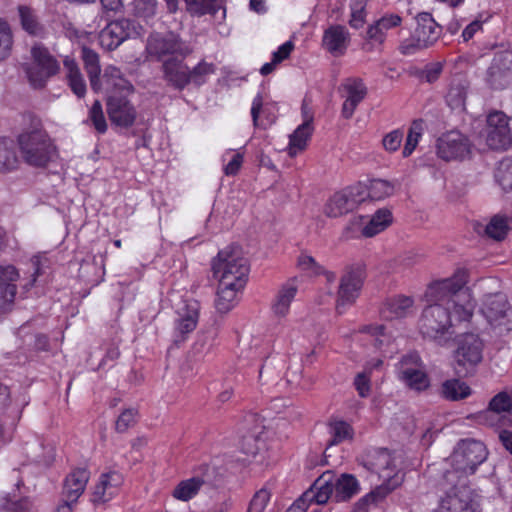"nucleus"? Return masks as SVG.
Instances as JSON below:
<instances>
[{
    "instance_id": "obj_1",
    "label": "nucleus",
    "mask_w": 512,
    "mask_h": 512,
    "mask_svg": "<svg viewBox=\"0 0 512 512\" xmlns=\"http://www.w3.org/2000/svg\"><path fill=\"white\" fill-rule=\"evenodd\" d=\"M468 271L458 269L452 277L436 281L425 292L427 306L423 309L419 329L422 335L438 339L452 326L450 303L454 318L459 322L469 321L476 307L472 292L466 287Z\"/></svg>"
},
{
    "instance_id": "obj_2",
    "label": "nucleus",
    "mask_w": 512,
    "mask_h": 512,
    "mask_svg": "<svg viewBox=\"0 0 512 512\" xmlns=\"http://www.w3.org/2000/svg\"><path fill=\"white\" fill-rule=\"evenodd\" d=\"M438 490L436 512H482L480 496L461 481V476L444 473Z\"/></svg>"
},
{
    "instance_id": "obj_3",
    "label": "nucleus",
    "mask_w": 512,
    "mask_h": 512,
    "mask_svg": "<svg viewBox=\"0 0 512 512\" xmlns=\"http://www.w3.org/2000/svg\"><path fill=\"white\" fill-rule=\"evenodd\" d=\"M211 269L218 283L245 287L250 264L241 247L229 245L212 259Z\"/></svg>"
},
{
    "instance_id": "obj_4",
    "label": "nucleus",
    "mask_w": 512,
    "mask_h": 512,
    "mask_svg": "<svg viewBox=\"0 0 512 512\" xmlns=\"http://www.w3.org/2000/svg\"><path fill=\"white\" fill-rule=\"evenodd\" d=\"M17 142L22 160L32 167H46L56 154V147L39 120L20 133Z\"/></svg>"
},
{
    "instance_id": "obj_5",
    "label": "nucleus",
    "mask_w": 512,
    "mask_h": 512,
    "mask_svg": "<svg viewBox=\"0 0 512 512\" xmlns=\"http://www.w3.org/2000/svg\"><path fill=\"white\" fill-rule=\"evenodd\" d=\"M485 445L476 440L461 441L450 457L451 470L445 473H455L461 476V481H466L468 475L473 474L477 467L487 458Z\"/></svg>"
},
{
    "instance_id": "obj_6",
    "label": "nucleus",
    "mask_w": 512,
    "mask_h": 512,
    "mask_svg": "<svg viewBox=\"0 0 512 512\" xmlns=\"http://www.w3.org/2000/svg\"><path fill=\"white\" fill-rule=\"evenodd\" d=\"M481 313L496 334L503 335L512 331V307L504 294L485 296Z\"/></svg>"
},
{
    "instance_id": "obj_7",
    "label": "nucleus",
    "mask_w": 512,
    "mask_h": 512,
    "mask_svg": "<svg viewBox=\"0 0 512 512\" xmlns=\"http://www.w3.org/2000/svg\"><path fill=\"white\" fill-rule=\"evenodd\" d=\"M417 26L412 36L404 40L399 49L402 54L411 55L416 51L433 45L441 35V26L433 19L431 14L423 12L416 16Z\"/></svg>"
},
{
    "instance_id": "obj_8",
    "label": "nucleus",
    "mask_w": 512,
    "mask_h": 512,
    "mask_svg": "<svg viewBox=\"0 0 512 512\" xmlns=\"http://www.w3.org/2000/svg\"><path fill=\"white\" fill-rule=\"evenodd\" d=\"M31 58L32 62L26 69L29 82L34 88H42L49 78L59 72V62L41 44H35L31 48Z\"/></svg>"
},
{
    "instance_id": "obj_9",
    "label": "nucleus",
    "mask_w": 512,
    "mask_h": 512,
    "mask_svg": "<svg viewBox=\"0 0 512 512\" xmlns=\"http://www.w3.org/2000/svg\"><path fill=\"white\" fill-rule=\"evenodd\" d=\"M397 373L399 380L416 392L425 391L430 386V379L425 371V366L416 352H410L401 358Z\"/></svg>"
},
{
    "instance_id": "obj_10",
    "label": "nucleus",
    "mask_w": 512,
    "mask_h": 512,
    "mask_svg": "<svg viewBox=\"0 0 512 512\" xmlns=\"http://www.w3.org/2000/svg\"><path fill=\"white\" fill-rule=\"evenodd\" d=\"M363 220L362 216L353 217L343 231L344 236L346 238L373 237L391 225L393 216L389 209L381 208L371 216L366 224L363 223Z\"/></svg>"
},
{
    "instance_id": "obj_11",
    "label": "nucleus",
    "mask_w": 512,
    "mask_h": 512,
    "mask_svg": "<svg viewBox=\"0 0 512 512\" xmlns=\"http://www.w3.org/2000/svg\"><path fill=\"white\" fill-rule=\"evenodd\" d=\"M142 27L133 20L122 18L112 21L103 28L99 34L100 45L111 51L119 47L129 38L141 34Z\"/></svg>"
},
{
    "instance_id": "obj_12",
    "label": "nucleus",
    "mask_w": 512,
    "mask_h": 512,
    "mask_svg": "<svg viewBox=\"0 0 512 512\" xmlns=\"http://www.w3.org/2000/svg\"><path fill=\"white\" fill-rule=\"evenodd\" d=\"M470 140L459 131H449L442 134L436 145V153L444 161H461L471 155Z\"/></svg>"
},
{
    "instance_id": "obj_13",
    "label": "nucleus",
    "mask_w": 512,
    "mask_h": 512,
    "mask_svg": "<svg viewBox=\"0 0 512 512\" xmlns=\"http://www.w3.org/2000/svg\"><path fill=\"white\" fill-rule=\"evenodd\" d=\"M483 341L477 334L465 333L458 339V347L455 351V360L461 370L458 373L469 372L483 359Z\"/></svg>"
},
{
    "instance_id": "obj_14",
    "label": "nucleus",
    "mask_w": 512,
    "mask_h": 512,
    "mask_svg": "<svg viewBox=\"0 0 512 512\" xmlns=\"http://www.w3.org/2000/svg\"><path fill=\"white\" fill-rule=\"evenodd\" d=\"M200 304L198 301L190 299L184 300L176 309L172 340L179 345L186 341L188 335L192 333L199 321Z\"/></svg>"
},
{
    "instance_id": "obj_15",
    "label": "nucleus",
    "mask_w": 512,
    "mask_h": 512,
    "mask_svg": "<svg viewBox=\"0 0 512 512\" xmlns=\"http://www.w3.org/2000/svg\"><path fill=\"white\" fill-rule=\"evenodd\" d=\"M363 201L364 188L359 183L330 197L324 206V214L330 218H337L353 211Z\"/></svg>"
},
{
    "instance_id": "obj_16",
    "label": "nucleus",
    "mask_w": 512,
    "mask_h": 512,
    "mask_svg": "<svg viewBox=\"0 0 512 512\" xmlns=\"http://www.w3.org/2000/svg\"><path fill=\"white\" fill-rule=\"evenodd\" d=\"M511 140L507 116L498 111L490 113L485 128V141L488 147L493 150L506 149Z\"/></svg>"
},
{
    "instance_id": "obj_17",
    "label": "nucleus",
    "mask_w": 512,
    "mask_h": 512,
    "mask_svg": "<svg viewBox=\"0 0 512 512\" xmlns=\"http://www.w3.org/2000/svg\"><path fill=\"white\" fill-rule=\"evenodd\" d=\"M486 81L495 89H503L512 83V51L495 54L487 70Z\"/></svg>"
},
{
    "instance_id": "obj_18",
    "label": "nucleus",
    "mask_w": 512,
    "mask_h": 512,
    "mask_svg": "<svg viewBox=\"0 0 512 512\" xmlns=\"http://www.w3.org/2000/svg\"><path fill=\"white\" fill-rule=\"evenodd\" d=\"M362 286L363 279L359 272L349 271L341 277L336 299L338 314H343L348 307L355 303Z\"/></svg>"
},
{
    "instance_id": "obj_19",
    "label": "nucleus",
    "mask_w": 512,
    "mask_h": 512,
    "mask_svg": "<svg viewBox=\"0 0 512 512\" xmlns=\"http://www.w3.org/2000/svg\"><path fill=\"white\" fill-rule=\"evenodd\" d=\"M127 95H110L106 104L112 124L123 128L131 127L137 117V111L127 99Z\"/></svg>"
},
{
    "instance_id": "obj_20",
    "label": "nucleus",
    "mask_w": 512,
    "mask_h": 512,
    "mask_svg": "<svg viewBox=\"0 0 512 512\" xmlns=\"http://www.w3.org/2000/svg\"><path fill=\"white\" fill-rule=\"evenodd\" d=\"M147 51L149 54L161 57L167 54H179L186 56L191 53L188 45L183 43L174 33L161 35L152 34L147 41Z\"/></svg>"
},
{
    "instance_id": "obj_21",
    "label": "nucleus",
    "mask_w": 512,
    "mask_h": 512,
    "mask_svg": "<svg viewBox=\"0 0 512 512\" xmlns=\"http://www.w3.org/2000/svg\"><path fill=\"white\" fill-rule=\"evenodd\" d=\"M341 91L344 98L341 114L345 119H349L366 97L367 87L360 78H348L342 83Z\"/></svg>"
},
{
    "instance_id": "obj_22",
    "label": "nucleus",
    "mask_w": 512,
    "mask_h": 512,
    "mask_svg": "<svg viewBox=\"0 0 512 512\" xmlns=\"http://www.w3.org/2000/svg\"><path fill=\"white\" fill-rule=\"evenodd\" d=\"M19 278L20 274L15 266L0 265V312L8 311L13 305Z\"/></svg>"
},
{
    "instance_id": "obj_23",
    "label": "nucleus",
    "mask_w": 512,
    "mask_h": 512,
    "mask_svg": "<svg viewBox=\"0 0 512 512\" xmlns=\"http://www.w3.org/2000/svg\"><path fill=\"white\" fill-rule=\"evenodd\" d=\"M370 469L391 488H395L402 481L394 457L386 450L376 453L370 463Z\"/></svg>"
},
{
    "instance_id": "obj_24",
    "label": "nucleus",
    "mask_w": 512,
    "mask_h": 512,
    "mask_svg": "<svg viewBox=\"0 0 512 512\" xmlns=\"http://www.w3.org/2000/svg\"><path fill=\"white\" fill-rule=\"evenodd\" d=\"M123 482V475L117 471L101 474L92 493L93 503L100 504L110 501L118 494Z\"/></svg>"
},
{
    "instance_id": "obj_25",
    "label": "nucleus",
    "mask_w": 512,
    "mask_h": 512,
    "mask_svg": "<svg viewBox=\"0 0 512 512\" xmlns=\"http://www.w3.org/2000/svg\"><path fill=\"white\" fill-rule=\"evenodd\" d=\"M349 42L350 34L342 25H332L323 33L322 46L335 57L345 54Z\"/></svg>"
},
{
    "instance_id": "obj_26",
    "label": "nucleus",
    "mask_w": 512,
    "mask_h": 512,
    "mask_svg": "<svg viewBox=\"0 0 512 512\" xmlns=\"http://www.w3.org/2000/svg\"><path fill=\"white\" fill-rule=\"evenodd\" d=\"M298 292L297 278L284 282L277 290L271 304V310L277 318H284L290 311V306Z\"/></svg>"
},
{
    "instance_id": "obj_27",
    "label": "nucleus",
    "mask_w": 512,
    "mask_h": 512,
    "mask_svg": "<svg viewBox=\"0 0 512 512\" xmlns=\"http://www.w3.org/2000/svg\"><path fill=\"white\" fill-rule=\"evenodd\" d=\"M302 113L304 116V122L297 127L293 134L290 135L288 152L292 157L296 156L299 152L306 148L307 142L313 132V116L308 112L305 103L302 105Z\"/></svg>"
},
{
    "instance_id": "obj_28",
    "label": "nucleus",
    "mask_w": 512,
    "mask_h": 512,
    "mask_svg": "<svg viewBox=\"0 0 512 512\" xmlns=\"http://www.w3.org/2000/svg\"><path fill=\"white\" fill-rule=\"evenodd\" d=\"M333 478L331 472L323 473L304 494V500L308 504L315 503L318 505L325 504L333 497Z\"/></svg>"
},
{
    "instance_id": "obj_29",
    "label": "nucleus",
    "mask_w": 512,
    "mask_h": 512,
    "mask_svg": "<svg viewBox=\"0 0 512 512\" xmlns=\"http://www.w3.org/2000/svg\"><path fill=\"white\" fill-rule=\"evenodd\" d=\"M163 73L165 80L178 90L184 89L190 83V69L183 60L168 59L163 63Z\"/></svg>"
},
{
    "instance_id": "obj_30",
    "label": "nucleus",
    "mask_w": 512,
    "mask_h": 512,
    "mask_svg": "<svg viewBox=\"0 0 512 512\" xmlns=\"http://www.w3.org/2000/svg\"><path fill=\"white\" fill-rule=\"evenodd\" d=\"M101 89L110 93V95H124L133 92V86L126 80L121 71L115 66H108L104 70L101 78Z\"/></svg>"
},
{
    "instance_id": "obj_31",
    "label": "nucleus",
    "mask_w": 512,
    "mask_h": 512,
    "mask_svg": "<svg viewBox=\"0 0 512 512\" xmlns=\"http://www.w3.org/2000/svg\"><path fill=\"white\" fill-rule=\"evenodd\" d=\"M402 17L398 14H385L368 27L367 37L372 43L382 45L387 37L388 31L400 26Z\"/></svg>"
},
{
    "instance_id": "obj_32",
    "label": "nucleus",
    "mask_w": 512,
    "mask_h": 512,
    "mask_svg": "<svg viewBox=\"0 0 512 512\" xmlns=\"http://www.w3.org/2000/svg\"><path fill=\"white\" fill-rule=\"evenodd\" d=\"M89 478L90 472L87 469H74L65 479L63 497L68 501L76 502L83 494Z\"/></svg>"
},
{
    "instance_id": "obj_33",
    "label": "nucleus",
    "mask_w": 512,
    "mask_h": 512,
    "mask_svg": "<svg viewBox=\"0 0 512 512\" xmlns=\"http://www.w3.org/2000/svg\"><path fill=\"white\" fill-rule=\"evenodd\" d=\"M414 300L411 297L398 295L388 299L382 310V315L387 319L403 318L412 313Z\"/></svg>"
},
{
    "instance_id": "obj_34",
    "label": "nucleus",
    "mask_w": 512,
    "mask_h": 512,
    "mask_svg": "<svg viewBox=\"0 0 512 512\" xmlns=\"http://www.w3.org/2000/svg\"><path fill=\"white\" fill-rule=\"evenodd\" d=\"M81 57L84 63V68L89 77L92 90L99 91L101 89V67L99 62V55L97 52L89 47H82Z\"/></svg>"
},
{
    "instance_id": "obj_35",
    "label": "nucleus",
    "mask_w": 512,
    "mask_h": 512,
    "mask_svg": "<svg viewBox=\"0 0 512 512\" xmlns=\"http://www.w3.org/2000/svg\"><path fill=\"white\" fill-rule=\"evenodd\" d=\"M243 289L244 287L218 283L215 301L216 309L221 313L230 311L238 303L239 295Z\"/></svg>"
},
{
    "instance_id": "obj_36",
    "label": "nucleus",
    "mask_w": 512,
    "mask_h": 512,
    "mask_svg": "<svg viewBox=\"0 0 512 512\" xmlns=\"http://www.w3.org/2000/svg\"><path fill=\"white\" fill-rule=\"evenodd\" d=\"M17 12L21 28L26 33L32 36H40L43 34L44 26L33 7L26 4H20L17 6Z\"/></svg>"
},
{
    "instance_id": "obj_37",
    "label": "nucleus",
    "mask_w": 512,
    "mask_h": 512,
    "mask_svg": "<svg viewBox=\"0 0 512 512\" xmlns=\"http://www.w3.org/2000/svg\"><path fill=\"white\" fill-rule=\"evenodd\" d=\"M333 498L337 502L347 501L359 491V483L351 474H341L333 478Z\"/></svg>"
},
{
    "instance_id": "obj_38",
    "label": "nucleus",
    "mask_w": 512,
    "mask_h": 512,
    "mask_svg": "<svg viewBox=\"0 0 512 512\" xmlns=\"http://www.w3.org/2000/svg\"><path fill=\"white\" fill-rule=\"evenodd\" d=\"M63 65L71 90L78 97H83L86 93V83L75 59L66 57Z\"/></svg>"
},
{
    "instance_id": "obj_39",
    "label": "nucleus",
    "mask_w": 512,
    "mask_h": 512,
    "mask_svg": "<svg viewBox=\"0 0 512 512\" xmlns=\"http://www.w3.org/2000/svg\"><path fill=\"white\" fill-rule=\"evenodd\" d=\"M471 388L459 379H448L441 385L440 395L448 401H460L471 395Z\"/></svg>"
},
{
    "instance_id": "obj_40",
    "label": "nucleus",
    "mask_w": 512,
    "mask_h": 512,
    "mask_svg": "<svg viewBox=\"0 0 512 512\" xmlns=\"http://www.w3.org/2000/svg\"><path fill=\"white\" fill-rule=\"evenodd\" d=\"M251 117L254 127L267 128L275 121V116L270 113L269 107L263 104L261 94H257L252 101Z\"/></svg>"
},
{
    "instance_id": "obj_41",
    "label": "nucleus",
    "mask_w": 512,
    "mask_h": 512,
    "mask_svg": "<svg viewBox=\"0 0 512 512\" xmlns=\"http://www.w3.org/2000/svg\"><path fill=\"white\" fill-rule=\"evenodd\" d=\"M364 188V199L368 197L373 201H380L394 193L395 186L394 183L383 180V179H373L369 181L368 185H363Z\"/></svg>"
},
{
    "instance_id": "obj_42",
    "label": "nucleus",
    "mask_w": 512,
    "mask_h": 512,
    "mask_svg": "<svg viewBox=\"0 0 512 512\" xmlns=\"http://www.w3.org/2000/svg\"><path fill=\"white\" fill-rule=\"evenodd\" d=\"M467 81L462 78L454 79L446 95V102L452 109H464L467 97Z\"/></svg>"
},
{
    "instance_id": "obj_43",
    "label": "nucleus",
    "mask_w": 512,
    "mask_h": 512,
    "mask_svg": "<svg viewBox=\"0 0 512 512\" xmlns=\"http://www.w3.org/2000/svg\"><path fill=\"white\" fill-rule=\"evenodd\" d=\"M203 483L204 481L199 477L182 480L173 489L172 496L180 501H189L198 494Z\"/></svg>"
},
{
    "instance_id": "obj_44",
    "label": "nucleus",
    "mask_w": 512,
    "mask_h": 512,
    "mask_svg": "<svg viewBox=\"0 0 512 512\" xmlns=\"http://www.w3.org/2000/svg\"><path fill=\"white\" fill-rule=\"evenodd\" d=\"M157 8V0H132L130 3L132 15L147 23L156 16Z\"/></svg>"
},
{
    "instance_id": "obj_45",
    "label": "nucleus",
    "mask_w": 512,
    "mask_h": 512,
    "mask_svg": "<svg viewBox=\"0 0 512 512\" xmlns=\"http://www.w3.org/2000/svg\"><path fill=\"white\" fill-rule=\"evenodd\" d=\"M19 160L13 144L6 139L0 140V172H9L18 167Z\"/></svg>"
},
{
    "instance_id": "obj_46",
    "label": "nucleus",
    "mask_w": 512,
    "mask_h": 512,
    "mask_svg": "<svg viewBox=\"0 0 512 512\" xmlns=\"http://www.w3.org/2000/svg\"><path fill=\"white\" fill-rule=\"evenodd\" d=\"M509 230V219L502 215H494L486 225L485 233L488 237L500 241L504 239Z\"/></svg>"
},
{
    "instance_id": "obj_47",
    "label": "nucleus",
    "mask_w": 512,
    "mask_h": 512,
    "mask_svg": "<svg viewBox=\"0 0 512 512\" xmlns=\"http://www.w3.org/2000/svg\"><path fill=\"white\" fill-rule=\"evenodd\" d=\"M223 172L226 176H235L244 160V153L240 150L227 149L222 154Z\"/></svg>"
},
{
    "instance_id": "obj_48",
    "label": "nucleus",
    "mask_w": 512,
    "mask_h": 512,
    "mask_svg": "<svg viewBox=\"0 0 512 512\" xmlns=\"http://www.w3.org/2000/svg\"><path fill=\"white\" fill-rule=\"evenodd\" d=\"M332 440L330 445L339 444L345 440H351L354 436L352 426L343 420H334L329 424Z\"/></svg>"
},
{
    "instance_id": "obj_49",
    "label": "nucleus",
    "mask_w": 512,
    "mask_h": 512,
    "mask_svg": "<svg viewBox=\"0 0 512 512\" xmlns=\"http://www.w3.org/2000/svg\"><path fill=\"white\" fill-rule=\"evenodd\" d=\"M423 131L424 122L422 120H415L412 122L402 151L403 157H408L413 153L420 138L422 137Z\"/></svg>"
},
{
    "instance_id": "obj_50",
    "label": "nucleus",
    "mask_w": 512,
    "mask_h": 512,
    "mask_svg": "<svg viewBox=\"0 0 512 512\" xmlns=\"http://www.w3.org/2000/svg\"><path fill=\"white\" fill-rule=\"evenodd\" d=\"M495 177L503 190L512 192V159L507 158L499 163Z\"/></svg>"
},
{
    "instance_id": "obj_51",
    "label": "nucleus",
    "mask_w": 512,
    "mask_h": 512,
    "mask_svg": "<svg viewBox=\"0 0 512 512\" xmlns=\"http://www.w3.org/2000/svg\"><path fill=\"white\" fill-rule=\"evenodd\" d=\"M424 258V253H422L419 249H411L399 255L395 262L398 268L406 270L422 263Z\"/></svg>"
},
{
    "instance_id": "obj_52",
    "label": "nucleus",
    "mask_w": 512,
    "mask_h": 512,
    "mask_svg": "<svg viewBox=\"0 0 512 512\" xmlns=\"http://www.w3.org/2000/svg\"><path fill=\"white\" fill-rule=\"evenodd\" d=\"M88 120L98 133L104 134L107 131V122L99 100H96L89 109Z\"/></svg>"
},
{
    "instance_id": "obj_53",
    "label": "nucleus",
    "mask_w": 512,
    "mask_h": 512,
    "mask_svg": "<svg viewBox=\"0 0 512 512\" xmlns=\"http://www.w3.org/2000/svg\"><path fill=\"white\" fill-rule=\"evenodd\" d=\"M12 45V30L6 21L0 19V60L9 56Z\"/></svg>"
},
{
    "instance_id": "obj_54",
    "label": "nucleus",
    "mask_w": 512,
    "mask_h": 512,
    "mask_svg": "<svg viewBox=\"0 0 512 512\" xmlns=\"http://www.w3.org/2000/svg\"><path fill=\"white\" fill-rule=\"evenodd\" d=\"M271 499V493L265 488H261L253 495L249 502L247 512H264Z\"/></svg>"
},
{
    "instance_id": "obj_55",
    "label": "nucleus",
    "mask_w": 512,
    "mask_h": 512,
    "mask_svg": "<svg viewBox=\"0 0 512 512\" xmlns=\"http://www.w3.org/2000/svg\"><path fill=\"white\" fill-rule=\"evenodd\" d=\"M297 265L309 276H317L324 273V268L312 256L307 254H301L298 257Z\"/></svg>"
},
{
    "instance_id": "obj_56",
    "label": "nucleus",
    "mask_w": 512,
    "mask_h": 512,
    "mask_svg": "<svg viewBox=\"0 0 512 512\" xmlns=\"http://www.w3.org/2000/svg\"><path fill=\"white\" fill-rule=\"evenodd\" d=\"M212 73H214L213 64L202 61L190 70V83H194L197 86L202 85L206 80V76Z\"/></svg>"
},
{
    "instance_id": "obj_57",
    "label": "nucleus",
    "mask_w": 512,
    "mask_h": 512,
    "mask_svg": "<svg viewBox=\"0 0 512 512\" xmlns=\"http://www.w3.org/2000/svg\"><path fill=\"white\" fill-rule=\"evenodd\" d=\"M512 407V397L506 392H500L495 395L489 403L490 413L508 412Z\"/></svg>"
},
{
    "instance_id": "obj_58",
    "label": "nucleus",
    "mask_w": 512,
    "mask_h": 512,
    "mask_svg": "<svg viewBox=\"0 0 512 512\" xmlns=\"http://www.w3.org/2000/svg\"><path fill=\"white\" fill-rule=\"evenodd\" d=\"M137 410L130 408L124 410L116 420V430L120 433L126 432L130 427L134 426L137 418Z\"/></svg>"
},
{
    "instance_id": "obj_59",
    "label": "nucleus",
    "mask_w": 512,
    "mask_h": 512,
    "mask_svg": "<svg viewBox=\"0 0 512 512\" xmlns=\"http://www.w3.org/2000/svg\"><path fill=\"white\" fill-rule=\"evenodd\" d=\"M215 0H185L187 10L193 15H205L213 11Z\"/></svg>"
},
{
    "instance_id": "obj_60",
    "label": "nucleus",
    "mask_w": 512,
    "mask_h": 512,
    "mask_svg": "<svg viewBox=\"0 0 512 512\" xmlns=\"http://www.w3.org/2000/svg\"><path fill=\"white\" fill-rule=\"evenodd\" d=\"M402 140L403 133L397 129L387 133L382 140V144L387 152L393 153L399 149Z\"/></svg>"
},
{
    "instance_id": "obj_61",
    "label": "nucleus",
    "mask_w": 512,
    "mask_h": 512,
    "mask_svg": "<svg viewBox=\"0 0 512 512\" xmlns=\"http://www.w3.org/2000/svg\"><path fill=\"white\" fill-rule=\"evenodd\" d=\"M355 388L360 397H368L371 391L370 375L367 371L358 373L354 379Z\"/></svg>"
},
{
    "instance_id": "obj_62",
    "label": "nucleus",
    "mask_w": 512,
    "mask_h": 512,
    "mask_svg": "<svg viewBox=\"0 0 512 512\" xmlns=\"http://www.w3.org/2000/svg\"><path fill=\"white\" fill-rule=\"evenodd\" d=\"M365 23V6L351 4V19L349 24L355 29L361 28Z\"/></svg>"
},
{
    "instance_id": "obj_63",
    "label": "nucleus",
    "mask_w": 512,
    "mask_h": 512,
    "mask_svg": "<svg viewBox=\"0 0 512 512\" xmlns=\"http://www.w3.org/2000/svg\"><path fill=\"white\" fill-rule=\"evenodd\" d=\"M294 49V43L292 41H287L283 43L277 51H275L272 55V58L274 59V63H281L285 59H287L291 52Z\"/></svg>"
},
{
    "instance_id": "obj_64",
    "label": "nucleus",
    "mask_w": 512,
    "mask_h": 512,
    "mask_svg": "<svg viewBox=\"0 0 512 512\" xmlns=\"http://www.w3.org/2000/svg\"><path fill=\"white\" fill-rule=\"evenodd\" d=\"M9 510L11 512H37L33 503L27 498L11 503Z\"/></svg>"
}]
</instances>
